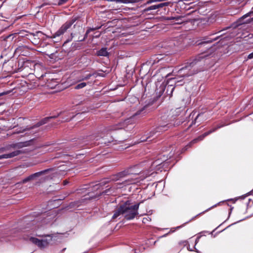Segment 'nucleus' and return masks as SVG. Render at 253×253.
I'll use <instances>...</instances> for the list:
<instances>
[{
	"instance_id": "f257e3e1",
	"label": "nucleus",
	"mask_w": 253,
	"mask_h": 253,
	"mask_svg": "<svg viewBox=\"0 0 253 253\" xmlns=\"http://www.w3.org/2000/svg\"><path fill=\"white\" fill-rule=\"evenodd\" d=\"M196 62L193 61L187 64L178 71L175 77L170 79V80L173 81L177 85H183L186 78L192 76L199 72L196 66Z\"/></svg>"
},
{
	"instance_id": "f03ea898",
	"label": "nucleus",
	"mask_w": 253,
	"mask_h": 253,
	"mask_svg": "<svg viewBox=\"0 0 253 253\" xmlns=\"http://www.w3.org/2000/svg\"><path fill=\"white\" fill-rule=\"evenodd\" d=\"M139 203L131 205L130 202L127 201L123 204L125 217L127 220L133 219L138 214V210Z\"/></svg>"
},
{
	"instance_id": "7ed1b4c3",
	"label": "nucleus",
	"mask_w": 253,
	"mask_h": 253,
	"mask_svg": "<svg viewBox=\"0 0 253 253\" xmlns=\"http://www.w3.org/2000/svg\"><path fill=\"white\" fill-rule=\"evenodd\" d=\"M138 166H133L129 167L124 170L118 173L116 175L113 176L112 179L113 180H117L120 178L126 177L131 175H136L140 172V170L137 169Z\"/></svg>"
},
{
	"instance_id": "20e7f679",
	"label": "nucleus",
	"mask_w": 253,
	"mask_h": 253,
	"mask_svg": "<svg viewBox=\"0 0 253 253\" xmlns=\"http://www.w3.org/2000/svg\"><path fill=\"white\" fill-rule=\"evenodd\" d=\"M77 19L78 18L77 17H72V18L70 20L67 21L62 25V26L59 28V29L52 35V38H55L57 37H59L61 35H63L76 21Z\"/></svg>"
},
{
	"instance_id": "39448f33",
	"label": "nucleus",
	"mask_w": 253,
	"mask_h": 253,
	"mask_svg": "<svg viewBox=\"0 0 253 253\" xmlns=\"http://www.w3.org/2000/svg\"><path fill=\"white\" fill-rule=\"evenodd\" d=\"M44 237H48L50 238L49 239H43L39 240L38 238L35 237H31L30 241L33 244L37 245L40 249H43L47 247L50 242L52 241V236L50 235H44Z\"/></svg>"
},
{
	"instance_id": "423d86ee",
	"label": "nucleus",
	"mask_w": 253,
	"mask_h": 253,
	"mask_svg": "<svg viewBox=\"0 0 253 253\" xmlns=\"http://www.w3.org/2000/svg\"><path fill=\"white\" fill-rule=\"evenodd\" d=\"M168 124L166 125H161L152 130L149 133V136L146 138V139H141V141L143 142L146 141L148 138L153 137L154 135H156L157 133H159L160 132H162L163 131H165L166 130H167L169 128V126H168Z\"/></svg>"
},
{
	"instance_id": "0eeeda50",
	"label": "nucleus",
	"mask_w": 253,
	"mask_h": 253,
	"mask_svg": "<svg viewBox=\"0 0 253 253\" xmlns=\"http://www.w3.org/2000/svg\"><path fill=\"white\" fill-rule=\"evenodd\" d=\"M140 166V165L136 166H138L137 169L138 170L139 169L140 171V172L139 173V174H141V170L140 169H139ZM150 175V174L148 173V174H146L145 176H143L142 177V176H140V178H138V177L137 176V174H136L135 175H132V177L126 180L125 182H126V184H135V183H136L139 182L140 180L144 179V178H145L146 177L149 176Z\"/></svg>"
},
{
	"instance_id": "6e6552de",
	"label": "nucleus",
	"mask_w": 253,
	"mask_h": 253,
	"mask_svg": "<svg viewBox=\"0 0 253 253\" xmlns=\"http://www.w3.org/2000/svg\"><path fill=\"white\" fill-rule=\"evenodd\" d=\"M49 170L48 169H45L44 170L39 171L38 172H36L34 174H32L30 175V176H28L27 177L24 178L22 180V181L20 182V184L21 183H25L27 182H28L30 180L34 179L35 178L39 177L40 176L42 175V174H43L47 172ZM19 184V183H18L17 184Z\"/></svg>"
},
{
	"instance_id": "1a4fd4ad",
	"label": "nucleus",
	"mask_w": 253,
	"mask_h": 253,
	"mask_svg": "<svg viewBox=\"0 0 253 253\" xmlns=\"http://www.w3.org/2000/svg\"><path fill=\"white\" fill-rule=\"evenodd\" d=\"M223 126H217L216 127L213 128V129H212L207 132H205L202 135H201L199 136V137H198L197 138L193 139L191 142L190 144H193V143H195L197 142L198 141L202 140L206 136H208L211 133L215 131L216 130L221 127Z\"/></svg>"
},
{
	"instance_id": "9d476101",
	"label": "nucleus",
	"mask_w": 253,
	"mask_h": 253,
	"mask_svg": "<svg viewBox=\"0 0 253 253\" xmlns=\"http://www.w3.org/2000/svg\"><path fill=\"white\" fill-rule=\"evenodd\" d=\"M21 152L20 150H16L11 153L7 154H3L0 155V160L2 159H8L13 158L15 156H18L21 154Z\"/></svg>"
},
{
	"instance_id": "9b49d317",
	"label": "nucleus",
	"mask_w": 253,
	"mask_h": 253,
	"mask_svg": "<svg viewBox=\"0 0 253 253\" xmlns=\"http://www.w3.org/2000/svg\"><path fill=\"white\" fill-rule=\"evenodd\" d=\"M219 37H220V36H217L214 38H211L209 37H204L202 39V40L201 42L200 43V44H205V43H211L212 42L217 40L219 38Z\"/></svg>"
},
{
	"instance_id": "f8f14e48",
	"label": "nucleus",
	"mask_w": 253,
	"mask_h": 253,
	"mask_svg": "<svg viewBox=\"0 0 253 253\" xmlns=\"http://www.w3.org/2000/svg\"><path fill=\"white\" fill-rule=\"evenodd\" d=\"M124 214V211L123 208V204L120 206L118 209L115 211V212L112 216L113 219L117 218L121 214Z\"/></svg>"
},
{
	"instance_id": "ddd939ff",
	"label": "nucleus",
	"mask_w": 253,
	"mask_h": 253,
	"mask_svg": "<svg viewBox=\"0 0 253 253\" xmlns=\"http://www.w3.org/2000/svg\"><path fill=\"white\" fill-rule=\"evenodd\" d=\"M96 54L99 56H107L109 55V53L106 48L103 47L97 52Z\"/></svg>"
},
{
	"instance_id": "4468645a",
	"label": "nucleus",
	"mask_w": 253,
	"mask_h": 253,
	"mask_svg": "<svg viewBox=\"0 0 253 253\" xmlns=\"http://www.w3.org/2000/svg\"><path fill=\"white\" fill-rule=\"evenodd\" d=\"M55 117H46L41 120L40 122L38 123L34 127H38L42 125H44L48 122V120L51 118H55Z\"/></svg>"
},
{
	"instance_id": "2eb2a0df",
	"label": "nucleus",
	"mask_w": 253,
	"mask_h": 253,
	"mask_svg": "<svg viewBox=\"0 0 253 253\" xmlns=\"http://www.w3.org/2000/svg\"><path fill=\"white\" fill-rule=\"evenodd\" d=\"M166 160L165 156H163V158H161V156H159V158L155 161L152 165H154V166H157L161 165L163 162H165Z\"/></svg>"
},
{
	"instance_id": "dca6fc26",
	"label": "nucleus",
	"mask_w": 253,
	"mask_h": 253,
	"mask_svg": "<svg viewBox=\"0 0 253 253\" xmlns=\"http://www.w3.org/2000/svg\"><path fill=\"white\" fill-rule=\"evenodd\" d=\"M26 48H27L26 46H19L16 48L15 52L16 53H19V54L24 55V54L22 53V51Z\"/></svg>"
},
{
	"instance_id": "f3484780",
	"label": "nucleus",
	"mask_w": 253,
	"mask_h": 253,
	"mask_svg": "<svg viewBox=\"0 0 253 253\" xmlns=\"http://www.w3.org/2000/svg\"><path fill=\"white\" fill-rule=\"evenodd\" d=\"M47 214L43 213L42 214L41 217L40 218L42 219V221L43 224H47L49 222V220L50 219V218H47Z\"/></svg>"
},
{
	"instance_id": "a211bd4d",
	"label": "nucleus",
	"mask_w": 253,
	"mask_h": 253,
	"mask_svg": "<svg viewBox=\"0 0 253 253\" xmlns=\"http://www.w3.org/2000/svg\"><path fill=\"white\" fill-rule=\"evenodd\" d=\"M108 182V180H105L100 183H99L96 185H94V189H96V190H97L99 188H100V187L101 186H102L103 185H104L105 184H106Z\"/></svg>"
},
{
	"instance_id": "6ab92c4d",
	"label": "nucleus",
	"mask_w": 253,
	"mask_h": 253,
	"mask_svg": "<svg viewBox=\"0 0 253 253\" xmlns=\"http://www.w3.org/2000/svg\"><path fill=\"white\" fill-rule=\"evenodd\" d=\"M86 85V84L85 83H82L78 84H77L75 87V88L76 89H79L80 88H82L84 87H85Z\"/></svg>"
},
{
	"instance_id": "aec40b11",
	"label": "nucleus",
	"mask_w": 253,
	"mask_h": 253,
	"mask_svg": "<svg viewBox=\"0 0 253 253\" xmlns=\"http://www.w3.org/2000/svg\"><path fill=\"white\" fill-rule=\"evenodd\" d=\"M158 8H159L158 5L156 4V5H151V6L147 7L146 9V10L149 11V10H155V9H158Z\"/></svg>"
},
{
	"instance_id": "412c9836",
	"label": "nucleus",
	"mask_w": 253,
	"mask_h": 253,
	"mask_svg": "<svg viewBox=\"0 0 253 253\" xmlns=\"http://www.w3.org/2000/svg\"><path fill=\"white\" fill-rule=\"evenodd\" d=\"M158 7L159 8H162L164 6H168L169 5V2H164V3H161L160 4H158Z\"/></svg>"
},
{
	"instance_id": "4be33fe9",
	"label": "nucleus",
	"mask_w": 253,
	"mask_h": 253,
	"mask_svg": "<svg viewBox=\"0 0 253 253\" xmlns=\"http://www.w3.org/2000/svg\"><path fill=\"white\" fill-rule=\"evenodd\" d=\"M98 28H97V29H98ZM95 29H97V28L91 29L90 30H88L86 32L85 36L83 40H81V41H83L85 40V38L87 37V34L90 32V31H93Z\"/></svg>"
},
{
	"instance_id": "5701e85b",
	"label": "nucleus",
	"mask_w": 253,
	"mask_h": 253,
	"mask_svg": "<svg viewBox=\"0 0 253 253\" xmlns=\"http://www.w3.org/2000/svg\"><path fill=\"white\" fill-rule=\"evenodd\" d=\"M68 0H59L58 2V5H61L64 3H65Z\"/></svg>"
},
{
	"instance_id": "b1692460",
	"label": "nucleus",
	"mask_w": 253,
	"mask_h": 253,
	"mask_svg": "<svg viewBox=\"0 0 253 253\" xmlns=\"http://www.w3.org/2000/svg\"><path fill=\"white\" fill-rule=\"evenodd\" d=\"M92 75L90 74H88L87 75H86V76L84 77L82 80H88L91 77Z\"/></svg>"
},
{
	"instance_id": "393cba45",
	"label": "nucleus",
	"mask_w": 253,
	"mask_h": 253,
	"mask_svg": "<svg viewBox=\"0 0 253 253\" xmlns=\"http://www.w3.org/2000/svg\"><path fill=\"white\" fill-rule=\"evenodd\" d=\"M151 219L149 217H145L143 218L142 222L144 223H146L147 222V221H149Z\"/></svg>"
},
{
	"instance_id": "a878e982",
	"label": "nucleus",
	"mask_w": 253,
	"mask_h": 253,
	"mask_svg": "<svg viewBox=\"0 0 253 253\" xmlns=\"http://www.w3.org/2000/svg\"><path fill=\"white\" fill-rule=\"evenodd\" d=\"M110 189H108L102 192L103 194L110 195L111 193H110Z\"/></svg>"
},
{
	"instance_id": "bb28decb",
	"label": "nucleus",
	"mask_w": 253,
	"mask_h": 253,
	"mask_svg": "<svg viewBox=\"0 0 253 253\" xmlns=\"http://www.w3.org/2000/svg\"><path fill=\"white\" fill-rule=\"evenodd\" d=\"M252 58H253V52H252L251 53H250V54H249V55L248 56V59H251Z\"/></svg>"
},
{
	"instance_id": "cd10ccee",
	"label": "nucleus",
	"mask_w": 253,
	"mask_h": 253,
	"mask_svg": "<svg viewBox=\"0 0 253 253\" xmlns=\"http://www.w3.org/2000/svg\"><path fill=\"white\" fill-rule=\"evenodd\" d=\"M253 22V18H249V19H248L246 23H251V22Z\"/></svg>"
},
{
	"instance_id": "c85d7f7f",
	"label": "nucleus",
	"mask_w": 253,
	"mask_h": 253,
	"mask_svg": "<svg viewBox=\"0 0 253 253\" xmlns=\"http://www.w3.org/2000/svg\"><path fill=\"white\" fill-rule=\"evenodd\" d=\"M6 150V148H4V147H2V148H0V151L1 152H3L5 151Z\"/></svg>"
},
{
	"instance_id": "c756f323",
	"label": "nucleus",
	"mask_w": 253,
	"mask_h": 253,
	"mask_svg": "<svg viewBox=\"0 0 253 253\" xmlns=\"http://www.w3.org/2000/svg\"><path fill=\"white\" fill-rule=\"evenodd\" d=\"M249 16V14H246L245 15H244L243 16H242L241 18H240V20H243V19H244L245 18H246L247 17H248Z\"/></svg>"
},
{
	"instance_id": "7c9ffc66",
	"label": "nucleus",
	"mask_w": 253,
	"mask_h": 253,
	"mask_svg": "<svg viewBox=\"0 0 253 253\" xmlns=\"http://www.w3.org/2000/svg\"><path fill=\"white\" fill-rule=\"evenodd\" d=\"M68 183V181L66 180H65L63 181V184L64 185L67 184Z\"/></svg>"
},
{
	"instance_id": "2f4dec72",
	"label": "nucleus",
	"mask_w": 253,
	"mask_h": 253,
	"mask_svg": "<svg viewBox=\"0 0 253 253\" xmlns=\"http://www.w3.org/2000/svg\"><path fill=\"white\" fill-rule=\"evenodd\" d=\"M175 19V17H171L169 18L168 19H169V20H173V19Z\"/></svg>"
},
{
	"instance_id": "473e14b6",
	"label": "nucleus",
	"mask_w": 253,
	"mask_h": 253,
	"mask_svg": "<svg viewBox=\"0 0 253 253\" xmlns=\"http://www.w3.org/2000/svg\"><path fill=\"white\" fill-rule=\"evenodd\" d=\"M141 112V111H139L135 113V115H137L140 114V112Z\"/></svg>"
},
{
	"instance_id": "72a5a7b5",
	"label": "nucleus",
	"mask_w": 253,
	"mask_h": 253,
	"mask_svg": "<svg viewBox=\"0 0 253 253\" xmlns=\"http://www.w3.org/2000/svg\"><path fill=\"white\" fill-rule=\"evenodd\" d=\"M174 89V87H172L171 89V91H170V93L171 94L173 91V90Z\"/></svg>"
},
{
	"instance_id": "f704fd0d",
	"label": "nucleus",
	"mask_w": 253,
	"mask_h": 253,
	"mask_svg": "<svg viewBox=\"0 0 253 253\" xmlns=\"http://www.w3.org/2000/svg\"><path fill=\"white\" fill-rule=\"evenodd\" d=\"M6 93L5 92H2V93H0V96L4 95V94H5Z\"/></svg>"
},
{
	"instance_id": "c9c22d12",
	"label": "nucleus",
	"mask_w": 253,
	"mask_h": 253,
	"mask_svg": "<svg viewBox=\"0 0 253 253\" xmlns=\"http://www.w3.org/2000/svg\"><path fill=\"white\" fill-rule=\"evenodd\" d=\"M201 116V114H198V115H197V116L196 117V119H195V121H196V120L197 119V118H198L199 116Z\"/></svg>"
},
{
	"instance_id": "e433bc0d",
	"label": "nucleus",
	"mask_w": 253,
	"mask_h": 253,
	"mask_svg": "<svg viewBox=\"0 0 253 253\" xmlns=\"http://www.w3.org/2000/svg\"><path fill=\"white\" fill-rule=\"evenodd\" d=\"M42 34V32H40V31H39L37 33V34Z\"/></svg>"
},
{
	"instance_id": "4c0bfd02",
	"label": "nucleus",
	"mask_w": 253,
	"mask_h": 253,
	"mask_svg": "<svg viewBox=\"0 0 253 253\" xmlns=\"http://www.w3.org/2000/svg\"><path fill=\"white\" fill-rule=\"evenodd\" d=\"M167 234H165L164 235H163V236L160 237V238H161V237H165V236H167Z\"/></svg>"
},
{
	"instance_id": "58836bf2",
	"label": "nucleus",
	"mask_w": 253,
	"mask_h": 253,
	"mask_svg": "<svg viewBox=\"0 0 253 253\" xmlns=\"http://www.w3.org/2000/svg\"><path fill=\"white\" fill-rule=\"evenodd\" d=\"M53 53H51V54H50V55L49 56V57H51V56H53Z\"/></svg>"
},
{
	"instance_id": "ea45409f",
	"label": "nucleus",
	"mask_w": 253,
	"mask_h": 253,
	"mask_svg": "<svg viewBox=\"0 0 253 253\" xmlns=\"http://www.w3.org/2000/svg\"><path fill=\"white\" fill-rule=\"evenodd\" d=\"M69 121H70V120H68V119H67V120H65V121H66V122H68Z\"/></svg>"
},
{
	"instance_id": "a19ab883",
	"label": "nucleus",
	"mask_w": 253,
	"mask_h": 253,
	"mask_svg": "<svg viewBox=\"0 0 253 253\" xmlns=\"http://www.w3.org/2000/svg\"><path fill=\"white\" fill-rule=\"evenodd\" d=\"M214 34H215V33H212V34H211L210 36H212V35H213Z\"/></svg>"
},
{
	"instance_id": "79ce46f5",
	"label": "nucleus",
	"mask_w": 253,
	"mask_h": 253,
	"mask_svg": "<svg viewBox=\"0 0 253 253\" xmlns=\"http://www.w3.org/2000/svg\"><path fill=\"white\" fill-rule=\"evenodd\" d=\"M169 86H170V87H171V86H172V85H169V86H168V88H169Z\"/></svg>"
},
{
	"instance_id": "37998d69",
	"label": "nucleus",
	"mask_w": 253,
	"mask_h": 253,
	"mask_svg": "<svg viewBox=\"0 0 253 253\" xmlns=\"http://www.w3.org/2000/svg\"><path fill=\"white\" fill-rule=\"evenodd\" d=\"M11 35H9L7 37V38H8L9 37H10Z\"/></svg>"
},
{
	"instance_id": "c03bdc74",
	"label": "nucleus",
	"mask_w": 253,
	"mask_h": 253,
	"mask_svg": "<svg viewBox=\"0 0 253 253\" xmlns=\"http://www.w3.org/2000/svg\"><path fill=\"white\" fill-rule=\"evenodd\" d=\"M0 242H2V241H3V240H1V239H0Z\"/></svg>"
},
{
	"instance_id": "a18cd8bd",
	"label": "nucleus",
	"mask_w": 253,
	"mask_h": 253,
	"mask_svg": "<svg viewBox=\"0 0 253 253\" xmlns=\"http://www.w3.org/2000/svg\"><path fill=\"white\" fill-rule=\"evenodd\" d=\"M157 241H155L154 243V244L155 245Z\"/></svg>"
},
{
	"instance_id": "49530a36",
	"label": "nucleus",
	"mask_w": 253,
	"mask_h": 253,
	"mask_svg": "<svg viewBox=\"0 0 253 253\" xmlns=\"http://www.w3.org/2000/svg\"><path fill=\"white\" fill-rule=\"evenodd\" d=\"M93 197L96 198V196H93V197H92V198H93Z\"/></svg>"
}]
</instances>
